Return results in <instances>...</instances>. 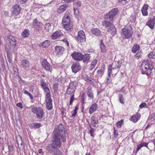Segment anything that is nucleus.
<instances>
[{"instance_id": "obj_29", "label": "nucleus", "mask_w": 155, "mask_h": 155, "mask_svg": "<svg viewBox=\"0 0 155 155\" xmlns=\"http://www.w3.org/2000/svg\"><path fill=\"white\" fill-rule=\"evenodd\" d=\"M22 65L23 67L28 68L29 65V63L28 61L26 60H23L21 62Z\"/></svg>"}, {"instance_id": "obj_25", "label": "nucleus", "mask_w": 155, "mask_h": 155, "mask_svg": "<svg viewBox=\"0 0 155 155\" xmlns=\"http://www.w3.org/2000/svg\"><path fill=\"white\" fill-rule=\"evenodd\" d=\"M67 7V5H61L58 10V12L61 13L63 12L66 9Z\"/></svg>"}, {"instance_id": "obj_47", "label": "nucleus", "mask_w": 155, "mask_h": 155, "mask_svg": "<svg viewBox=\"0 0 155 155\" xmlns=\"http://www.w3.org/2000/svg\"><path fill=\"white\" fill-rule=\"evenodd\" d=\"M56 33L54 32L52 35L51 38L53 39H56L57 38H58V36L56 34Z\"/></svg>"}, {"instance_id": "obj_51", "label": "nucleus", "mask_w": 155, "mask_h": 155, "mask_svg": "<svg viewBox=\"0 0 155 155\" xmlns=\"http://www.w3.org/2000/svg\"><path fill=\"white\" fill-rule=\"evenodd\" d=\"M100 46L101 48H105L106 47L104 45V43H103L102 40H101V41Z\"/></svg>"}, {"instance_id": "obj_3", "label": "nucleus", "mask_w": 155, "mask_h": 155, "mask_svg": "<svg viewBox=\"0 0 155 155\" xmlns=\"http://www.w3.org/2000/svg\"><path fill=\"white\" fill-rule=\"evenodd\" d=\"M142 71L141 73L142 74H146L149 76L151 73V70L153 68V67L149 64L147 61H143L141 64Z\"/></svg>"}, {"instance_id": "obj_9", "label": "nucleus", "mask_w": 155, "mask_h": 155, "mask_svg": "<svg viewBox=\"0 0 155 155\" xmlns=\"http://www.w3.org/2000/svg\"><path fill=\"white\" fill-rule=\"evenodd\" d=\"M78 41L80 42H83L85 41V35L84 32L82 30L78 32V35L77 37Z\"/></svg>"}, {"instance_id": "obj_5", "label": "nucleus", "mask_w": 155, "mask_h": 155, "mask_svg": "<svg viewBox=\"0 0 155 155\" xmlns=\"http://www.w3.org/2000/svg\"><path fill=\"white\" fill-rule=\"evenodd\" d=\"M32 111L35 114L36 117L38 119H41L44 116L45 113L41 107H34L32 108Z\"/></svg>"}, {"instance_id": "obj_53", "label": "nucleus", "mask_w": 155, "mask_h": 155, "mask_svg": "<svg viewBox=\"0 0 155 155\" xmlns=\"http://www.w3.org/2000/svg\"><path fill=\"white\" fill-rule=\"evenodd\" d=\"M19 138V134L18 135L15 136L16 141L17 143V146H19L18 141Z\"/></svg>"}, {"instance_id": "obj_26", "label": "nucleus", "mask_w": 155, "mask_h": 155, "mask_svg": "<svg viewBox=\"0 0 155 155\" xmlns=\"http://www.w3.org/2000/svg\"><path fill=\"white\" fill-rule=\"evenodd\" d=\"M78 84V82L76 81H71V83L68 87H71L72 88H74L75 90L76 89V85Z\"/></svg>"}, {"instance_id": "obj_34", "label": "nucleus", "mask_w": 155, "mask_h": 155, "mask_svg": "<svg viewBox=\"0 0 155 155\" xmlns=\"http://www.w3.org/2000/svg\"><path fill=\"white\" fill-rule=\"evenodd\" d=\"M119 100L120 103L123 104H124V98L122 94H119Z\"/></svg>"}, {"instance_id": "obj_6", "label": "nucleus", "mask_w": 155, "mask_h": 155, "mask_svg": "<svg viewBox=\"0 0 155 155\" xmlns=\"http://www.w3.org/2000/svg\"><path fill=\"white\" fill-rule=\"evenodd\" d=\"M133 34L132 28L130 26H126L122 30V35L125 39L130 38Z\"/></svg>"}, {"instance_id": "obj_28", "label": "nucleus", "mask_w": 155, "mask_h": 155, "mask_svg": "<svg viewBox=\"0 0 155 155\" xmlns=\"http://www.w3.org/2000/svg\"><path fill=\"white\" fill-rule=\"evenodd\" d=\"M75 91V90L74 89V88H72L71 87H68L66 90V94H72Z\"/></svg>"}, {"instance_id": "obj_16", "label": "nucleus", "mask_w": 155, "mask_h": 155, "mask_svg": "<svg viewBox=\"0 0 155 155\" xmlns=\"http://www.w3.org/2000/svg\"><path fill=\"white\" fill-rule=\"evenodd\" d=\"M97 108V104L96 103H94L90 107L89 109V112L90 114H91L96 111Z\"/></svg>"}, {"instance_id": "obj_56", "label": "nucleus", "mask_w": 155, "mask_h": 155, "mask_svg": "<svg viewBox=\"0 0 155 155\" xmlns=\"http://www.w3.org/2000/svg\"><path fill=\"white\" fill-rule=\"evenodd\" d=\"M8 149L11 152H12L13 150V146L12 144L9 145H8Z\"/></svg>"}, {"instance_id": "obj_42", "label": "nucleus", "mask_w": 155, "mask_h": 155, "mask_svg": "<svg viewBox=\"0 0 155 155\" xmlns=\"http://www.w3.org/2000/svg\"><path fill=\"white\" fill-rule=\"evenodd\" d=\"M8 52H7V58L8 60V61L9 63H11L12 62V58L10 54H9Z\"/></svg>"}, {"instance_id": "obj_19", "label": "nucleus", "mask_w": 155, "mask_h": 155, "mask_svg": "<svg viewBox=\"0 0 155 155\" xmlns=\"http://www.w3.org/2000/svg\"><path fill=\"white\" fill-rule=\"evenodd\" d=\"M33 24L34 28L37 30H38L42 23L38 21L36 19L34 20Z\"/></svg>"}, {"instance_id": "obj_50", "label": "nucleus", "mask_w": 155, "mask_h": 155, "mask_svg": "<svg viewBox=\"0 0 155 155\" xmlns=\"http://www.w3.org/2000/svg\"><path fill=\"white\" fill-rule=\"evenodd\" d=\"M74 94H72V96H71V98H70V105H71L72 104L73 101L74 100Z\"/></svg>"}, {"instance_id": "obj_31", "label": "nucleus", "mask_w": 155, "mask_h": 155, "mask_svg": "<svg viewBox=\"0 0 155 155\" xmlns=\"http://www.w3.org/2000/svg\"><path fill=\"white\" fill-rule=\"evenodd\" d=\"M123 61V60H119L118 61L117 63H116L115 64H116L117 65V67H116L115 66H114L113 67V69H116L120 68Z\"/></svg>"}, {"instance_id": "obj_43", "label": "nucleus", "mask_w": 155, "mask_h": 155, "mask_svg": "<svg viewBox=\"0 0 155 155\" xmlns=\"http://www.w3.org/2000/svg\"><path fill=\"white\" fill-rule=\"evenodd\" d=\"M55 32L57 33L56 34L57 36H58V38H59L63 36V34L61 33V31H57Z\"/></svg>"}, {"instance_id": "obj_63", "label": "nucleus", "mask_w": 155, "mask_h": 155, "mask_svg": "<svg viewBox=\"0 0 155 155\" xmlns=\"http://www.w3.org/2000/svg\"><path fill=\"white\" fill-rule=\"evenodd\" d=\"M76 4L78 7H80L81 6L82 4L81 1H78L76 3Z\"/></svg>"}, {"instance_id": "obj_15", "label": "nucleus", "mask_w": 155, "mask_h": 155, "mask_svg": "<svg viewBox=\"0 0 155 155\" xmlns=\"http://www.w3.org/2000/svg\"><path fill=\"white\" fill-rule=\"evenodd\" d=\"M98 123V120L97 118L94 116H92L91 120V126L93 127H95L96 125Z\"/></svg>"}, {"instance_id": "obj_14", "label": "nucleus", "mask_w": 155, "mask_h": 155, "mask_svg": "<svg viewBox=\"0 0 155 155\" xmlns=\"http://www.w3.org/2000/svg\"><path fill=\"white\" fill-rule=\"evenodd\" d=\"M19 5H15L12 7V14L16 15L19 13Z\"/></svg>"}, {"instance_id": "obj_61", "label": "nucleus", "mask_w": 155, "mask_h": 155, "mask_svg": "<svg viewBox=\"0 0 155 155\" xmlns=\"http://www.w3.org/2000/svg\"><path fill=\"white\" fill-rule=\"evenodd\" d=\"M88 82L93 86H95L96 85V82L94 81H92L91 80V81H89Z\"/></svg>"}, {"instance_id": "obj_64", "label": "nucleus", "mask_w": 155, "mask_h": 155, "mask_svg": "<svg viewBox=\"0 0 155 155\" xmlns=\"http://www.w3.org/2000/svg\"><path fill=\"white\" fill-rule=\"evenodd\" d=\"M77 114V111H74L73 110V113L72 114V116L73 117H74L75 116V115Z\"/></svg>"}, {"instance_id": "obj_21", "label": "nucleus", "mask_w": 155, "mask_h": 155, "mask_svg": "<svg viewBox=\"0 0 155 155\" xmlns=\"http://www.w3.org/2000/svg\"><path fill=\"white\" fill-rule=\"evenodd\" d=\"M42 126L40 123H34L29 124V127L31 129H38Z\"/></svg>"}, {"instance_id": "obj_39", "label": "nucleus", "mask_w": 155, "mask_h": 155, "mask_svg": "<svg viewBox=\"0 0 155 155\" xmlns=\"http://www.w3.org/2000/svg\"><path fill=\"white\" fill-rule=\"evenodd\" d=\"M8 40L9 42L13 41H16L15 38L12 36H9V37L8 38Z\"/></svg>"}, {"instance_id": "obj_12", "label": "nucleus", "mask_w": 155, "mask_h": 155, "mask_svg": "<svg viewBox=\"0 0 155 155\" xmlns=\"http://www.w3.org/2000/svg\"><path fill=\"white\" fill-rule=\"evenodd\" d=\"M141 114L139 113H137L136 114L133 115L130 118V120L134 123H136L139 120Z\"/></svg>"}, {"instance_id": "obj_8", "label": "nucleus", "mask_w": 155, "mask_h": 155, "mask_svg": "<svg viewBox=\"0 0 155 155\" xmlns=\"http://www.w3.org/2000/svg\"><path fill=\"white\" fill-rule=\"evenodd\" d=\"M41 64L43 68L47 71L51 72L52 70V68L46 59H44L43 60Z\"/></svg>"}, {"instance_id": "obj_58", "label": "nucleus", "mask_w": 155, "mask_h": 155, "mask_svg": "<svg viewBox=\"0 0 155 155\" xmlns=\"http://www.w3.org/2000/svg\"><path fill=\"white\" fill-rule=\"evenodd\" d=\"M147 105V104L145 103H143L141 104L140 105V107L141 108H143V107H146Z\"/></svg>"}, {"instance_id": "obj_20", "label": "nucleus", "mask_w": 155, "mask_h": 155, "mask_svg": "<svg viewBox=\"0 0 155 155\" xmlns=\"http://www.w3.org/2000/svg\"><path fill=\"white\" fill-rule=\"evenodd\" d=\"M82 60L84 63H87L89 61L90 58V55L89 54H85L83 55Z\"/></svg>"}, {"instance_id": "obj_45", "label": "nucleus", "mask_w": 155, "mask_h": 155, "mask_svg": "<svg viewBox=\"0 0 155 155\" xmlns=\"http://www.w3.org/2000/svg\"><path fill=\"white\" fill-rule=\"evenodd\" d=\"M148 57L150 58H153L154 56V54L153 51H151L148 55Z\"/></svg>"}, {"instance_id": "obj_48", "label": "nucleus", "mask_w": 155, "mask_h": 155, "mask_svg": "<svg viewBox=\"0 0 155 155\" xmlns=\"http://www.w3.org/2000/svg\"><path fill=\"white\" fill-rule=\"evenodd\" d=\"M44 88V89L45 91L46 92V93H47V94H49L50 96H51V95L50 94V91L48 87Z\"/></svg>"}, {"instance_id": "obj_38", "label": "nucleus", "mask_w": 155, "mask_h": 155, "mask_svg": "<svg viewBox=\"0 0 155 155\" xmlns=\"http://www.w3.org/2000/svg\"><path fill=\"white\" fill-rule=\"evenodd\" d=\"M41 86L43 87L44 88L48 87L47 83L46 82H45L43 80H41Z\"/></svg>"}, {"instance_id": "obj_22", "label": "nucleus", "mask_w": 155, "mask_h": 155, "mask_svg": "<svg viewBox=\"0 0 155 155\" xmlns=\"http://www.w3.org/2000/svg\"><path fill=\"white\" fill-rule=\"evenodd\" d=\"M148 7L149 5L147 4L144 5L143 7L141 9V11L143 15L146 16L148 15L147 10Z\"/></svg>"}, {"instance_id": "obj_30", "label": "nucleus", "mask_w": 155, "mask_h": 155, "mask_svg": "<svg viewBox=\"0 0 155 155\" xmlns=\"http://www.w3.org/2000/svg\"><path fill=\"white\" fill-rule=\"evenodd\" d=\"M29 35V32L28 29H25L24 31L22 32L21 34L23 38H26L28 37Z\"/></svg>"}, {"instance_id": "obj_11", "label": "nucleus", "mask_w": 155, "mask_h": 155, "mask_svg": "<svg viewBox=\"0 0 155 155\" xmlns=\"http://www.w3.org/2000/svg\"><path fill=\"white\" fill-rule=\"evenodd\" d=\"M71 68L72 71L73 73H76L80 71L81 67L79 63L77 62L74 63L72 65Z\"/></svg>"}, {"instance_id": "obj_46", "label": "nucleus", "mask_w": 155, "mask_h": 155, "mask_svg": "<svg viewBox=\"0 0 155 155\" xmlns=\"http://www.w3.org/2000/svg\"><path fill=\"white\" fill-rule=\"evenodd\" d=\"M123 122V120H121L120 121L118 122L117 123V127H121Z\"/></svg>"}, {"instance_id": "obj_41", "label": "nucleus", "mask_w": 155, "mask_h": 155, "mask_svg": "<svg viewBox=\"0 0 155 155\" xmlns=\"http://www.w3.org/2000/svg\"><path fill=\"white\" fill-rule=\"evenodd\" d=\"M16 41H13L12 42H11L9 43L10 45V48H14L15 46L16 45Z\"/></svg>"}, {"instance_id": "obj_1", "label": "nucleus", "mask_w": 155, "mask_h": 155, "mask_svg": "<svg viewBox=\"0 0 155 155\" xmlns=\"http://www.w3.org/2000/svg\"><path fill=\"white\" fill-rule=\"evenodd\" d=\"M118 12L117 8L112 9L104 17V20L102 22V25L107 29V32L112 36L116 33V29L113 24V18Z\"/></svg>"}, {"instance_id": "obj_59", "label": "nucleus", "mask_w": 155, "mask_h": 155, "mask_svg": "<svg viewBox=\"0 0 155 155\" xmlns=\"http://www.w3.org/2000/svg\"><path fill=\"white\" fill-rule=\"evenodd\" d=\"M97 59H95L91 63V64L92 65L95 66L97 64Z\"/></svg>"}, {"instance_id": "obj_44", "label": "nucleus", "mask_w": 155, "mask_h": 155, "mask_svg": "<svg viewBox=\"0 0 155 155\" xmlns=\"http://www.w3.org/2000/svg\"><path fill=\"white\" fill-rule=\"evenodd\" d=\"M104 69L102 68L101 69L97 70V73L98 74H101V75H102L104 73Z\"/></svg>"}, {"instance_id": "obj_37", "label": "nucleus", "mask_w": 155, "mask_h": 155, "mask_svg": "<svg viewBox=\"0 0 155 155\" xmlns=\"http://www.w3.org/2000/svg\"><path fill=\"white\" fill-rule=\"evenodd\" d=\"M143 146L142 144H139L137 146V149L136 151L135 150H134V151L135 153H137V152L139 150L142 148Z\"/></svg>"}, {"instance_id": "obj_57", "label": "nucleus", "mask_w": 155, "mask_h": 155, "mask_svg": "<svg viewBox=\"0 0 155 155\" xmlns=\"http://www.w3.org/2000/svg\"><path fill=\"white\" fill-rule=\"evenodd\" d=\"M114 133L115 137H117L118 135V131L116 130L114 128Z\"/></svg>"}, {"instance_id": "obj_49", "label": "nucleus", "mask_w": 155, "mask_h": 155, "mask_svg": "<svg viewBox=\"0 0 155 155\" xmlns=\"http://www.w3.org/2000/svg\"><path fill=\"white\" fill-rule=\"evenodd\" d=\"M141 54V51L140 50V49L138 50L137 52V54H136L135 56L136 57H140Z\"/></svg>"}, {"instance_id": "obj_33", "label": "nucleus", "mask_w": 155, "mask_h": 155, "mask_svg": "<svg viewBox=\"0 0 155 155\" xmlns=\"http://www.w3.org/2000/svg\"><path fill=\"white\" fill-rule=\"evenodd\" d=\"M112 69H113V68H112V65L111 64L109 65L108 69V77L109 78H110V74L112 73Z\"/></svg>"}, {"instance_id": "obj_18", "label": "nucleus", "mask_w": 155, "mask_h": 155, "mask_svg": "<svg viewBox=\"0 0 155 155\" xmlns=\"http://www.w3.org/2000/svg\"><path fill=\"white\" fill-rule=\"evenodd\" d=\"M155 18L150 19L147 23V25L152 29L153 28L155 24Z\"/></svg>"}, {"instance_id": "obj_62", "label": "nucleus", "mask_w": 155, "mask_h": 155, "mask_svg": "<svg viewBox=\"0 0 155 155\" xmlns=\"http://www.w3.org/2000/svg\"><path fill=\"white\" fill-rule=\"evenodd\" d=\"M140 46L139 45L135 44L134 45V47H133L132 48H139Z\"/></svg>"}, {"instance_id": "obj_23", "label": "nucleus", "mask_w": 155, "mask_h": 155, "mask_svg": "<svg viewBox=\"0 0 155 155\" xmlns=\"http://www.w3.org/2000/svg\"><path fill=\"white\" fill-rule=\"evenodd\" d=\"M91 33L92 34L96 36H98L101 34V32L98 28H94L91 30Z\"/></svg>"}, {"instance_id": "obj_4", "label": "nucleus", "mask_w": 155, "mask_h": 155, "mask_svg": "<svg viewBox=\"0 0 155 155\" xmlns=\"http://www.w3.org/2000/svg\"><path fill=\"white\" fill-rule=\"evenodd\" d=\"M57 148L51 143L47 147L46 149L49 152L52 153L55 155H62L61 152Z\"/></svg>"}, {"instance_id": "obj_54", "label": "nucleus", "mask_w": 155, "mask_h": 155, "mask_svg": "<svg viewBox=\"0 0 155 155\" xmlns=\"http://www.w3.org/2000/svg\"><path fill=\"white\" fill-rule=\"evenodd\" d=\"M74 12L75 15H77L78 14V10L77 8H74Z\"/></svg>"}, {"instance_id": "obj_60", "label": "nucleus", "mask_w": 155, "mask_h": 155, "mask_svg": "<svg viewBox=\"0 0 155 155\" xmlns=\"http://www.w3.org/2000/svg\"><path fill=\"white\" fill-rule=\"evenodd\" d=\"M53 88L54 91H56L58 89V86L57 84H55L54 85Z\"/></svg>"}, {"instance_id": "obj_2", "label": "nucleus", "mask_w": 155, "mask_h": 155, "mask_svg": "<svg viewBox=\"0 0 155 155\" xmlns=\"http://www.w3.org/2000/svg\"><path fill=\"white\" fill-rule=\"evenodd\" d=\"M53 134V136L51 140L52 143L56 147L59 148L61 145L60 138L63 142H64L66 140L65 130L63 125L62 124H59L58 128L54 130Z\"/></svg>"}, {"instance_id": "obj_7", "label": "nucleus", "mask_w": 155, "mask_h": 155, "mask_svg": "<svg viewBox=\"0 0 155 155\" xmlns=\"http://www.w3.org/2000/svg\"><path fill=\"white\" fill-rule=\"evenodd\" d=\"M45 101L47 109L48 110H51L53 107L52 101L51 98V96H50L49 94H47L46 95Z\"/></svg>"}, {"instance_id": "obj_24", "label": "nucleus", "mask_w": 155, "mask_h": 155, "mask_svg": "<svg viewBox=\"0 0 155 155\" xmlns=\"http://www.w3.org/2000/svg\"><path fill=\"white\" fill-rule=\"evenodd\" d=\"M50 44V41L49 40H47L41 43V46L42 48H47L48 47Z\"/></svg>"}, {"instance_id": "obj_52", "label": "nucleus", "mask_w": 155, "mask_h": 155, "mask_svg": "<svg viewBox=\"0 0 155 155\" xmlns=\"http://www.w3.org/2000/svg\"><path fill=\"white\" fill-rule=\"evenodd\" d=\"M11 49H7L6 50L7 54V52L8 51L9 53V54H10L11 55V56H12V54L13 53V52L12 50H11Z\"/></svg>"}, {"instance_id": "obj_55", "label": "nucleus", "mask_w": 155, "mask_h": 155, "mask_svg": "<svg viewBox=\"0 0 155 155\" xmlns=\"http://www.w3.org/2000/svg\"><path fill=\"white\" fill-rule=\"evenodd\" d=\"M84 78L87 81L89 82V81H91V80L90 79L89 77H88L87 76L84 77Z\"/></svg>"}, {"instance_id": "obj_40", "label": "nucleus", "mask_w": 155, "mask_h": 155, "mask_svg": "<svg viewBox=\"0 0 155 155\" xmlns=\"http://www.w3.org/2000/svg\"><path fill=\"white\" fill-rule=\"evenodd\" d=\"M14 70L15 75V76L17 77L18 78H19V75L18 70L16 68H14Z\"/></svg>"}, {"instance_id": "obj_17", "label": "nucleus", "mask_w": 155, "mask_h": 155, "mask_svg": "<svg viewBox=\"0 0 155 155\" xmlns=\"http://www.w3.org/2000/svg\"><path fill=\"white\" fill-rule=\"evenodd\" d=\"M70 19L69 16L65 14L62 20V22L63 25L70 24Z\"/></svg>"}, {"instance_id": "obj_32", "label": "nucleus", "mask_w": 155, "mask_h": 155, "mask_svg": "<svg viewBox=\"0 0 155 155\" xmlns=\"http://www.w3.org/2000/svg\"><path fill=\"white\" fill-rule=\"evenodd\" d=\"M64 28L67 31H71L72 30V27L69 24L63 25Z\"/></svg>"}, {"instance_id": "obj_13", "label": "nucleus", "mask_w": 155, "mask_h": 155, "mask_svg": "<svg viewBox=\"0 0 155 155\" xmlns=\"http://www.w3.org/2000/svg\"><path fill=\"white\" fill-rule=\"evenodd\" d=\"M87 93L88 97L90 99H92L94 97V94L93 93L92 88L91 86H88L87 88Z\"/></svg>"}, {"instance_id": "obj_35", "label": "nucleus", "mask_w": 155, "mask_h": 155, "mask_svg": "<svg viewBox=\"0 0 155 155\" xmlns=\"http://www.w3.org/2000/svg\"><path fill=\"white\" fill-rule=\"evenodd\" d=\"M51 28V24L49 23H46L45 25V29L47 31H49Z\"/></svg>"}, {"instance_id": "obj_36", "label": "nucleus", "mask_w": 155, "mask_h": 155, "mask_svg": "<svg viewBox=\"0 0 155 155\" xmlns=\"http://www.w3.org/2000/svg\"><path fill=\"white\" fill-rule=\"evenodd\" d=\"M64 51V49H55L56 52H57L56 54L58 55L62 54Z\"/></svg>"}, {"instance_id": "obj_27", "label": "nucleus", "mask_w": 155, "mask_h": 155, "mask_svg": "<svg viewBox=\"0 0 155 155\" xmlns=\"http://www.w3.org/2000/svg\"><path fill=\"white\" fill-rule=\"evenodd\" d=\"M88 122V127L90 128V130H89V133L90 134L91 136L93 137H94V133L95 130V129H94L91 126V124H90V123L89 122Z\"/></svg>"}, {"instance_id": "obj_10", "label": "nucleus", "mask_w": 155, "mask_h": 155, "mask_svg": "<svg viewBox=\"0 0 155 155\" xmlns=\"http://www.w3.org/2000/svg\"><path fill=\"white\" fill-rule=\"evenodd\" d=\"M71 56L74 60L80 61L82 60L83 54L80 53L76 51L73 53Z\"/></svg>"}]
</instances>
